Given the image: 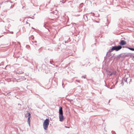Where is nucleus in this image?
I'll return each mask as SVG.
<instances>
[{"label": "nucleus", "instance_id": "1", "mask_svg": "<svg viewBox=\"0 0 134 134\" xmlns=\"http://www.w3.org/2000/svg\"><path fill=\"white\" fill-rule=\"evenodd\" d=\"M59 118L60 121H63L64 119V117L63 116L62 108V107H60L59 109Z\"/></svg>", "mask_w": 134, "mask_h": 134}, {"label": "nucleus", "instance_id": "2", "mask_svg": "<svg viewBox=\"0 0 134 134\" xmlns=\"http://www.w3.org/2000/svg\"><path fill=\"white\" fill-rule=\"evenodd\" d=\"M49 119H46L44 120L43 123V127L45 130H47L49 124Z\"/></svg>", "mask_w": 134, "mask_h": 134}, {"label": "nucleus", "instance_id": "3", "mask_svg": "<svg viewBox=\"0 0 134 134\" xmlns=\"http://www.w3.org/2000/svg\"><path fill=\"white\" fill-rule=\"evenodd\" d=\"M122 48V47L120 46L113 47L112 48L111 50V51H110V52H111L112 51L114 50H115L116 51H118L120 49Z\"/></svg>", "mask_w": 134, "mask_h": 134}, {"label": "nucleus", "instance_id": "4", "mask_svg": "<svg viewBox=\"0 0 134 134\" xmlns=\"http://www.w3.org/2000/svg\"><path fill=\"white\" fill-rule=\"evenodd\" d=\"M104 86L110 89L113 88L115 86L114 84H105Z\"/></svg>", "mask_w": 134, "mask_h": 134}, {"label": "nucleus", "instance_id": "5", "mask_svg": "<svg viewBox=\"0 0 134 134\" xmlns=\"http://www.w3.org/2000/svg\"><path fill=\"white\" fill-rule=\"evenodd\" d=\"M126 44V42L123 40H121L119 43L121 45H125Z\"/></svg>", "mask_w": 134, "mask_h": 134}, {"label": "nucleus", "instance_id": "6", "mask_svg": "<svg viewBox=\"0 0 134 134\" xmlns=\"http://www.w3.org/2000/svg\"><path fill=\"white\" fill-rule=\"evenodd\" d=\"M31 117V116L28 117L27 118V122L29 124V125L30 126V118Z\"/></svg>", "mask_w": 134, "mask_h": 134}, {"label": "nucleus", "instance_id": "7", "mask_svg": "<svg viewBox=\"0 0 134 134\" xmlns=\"http://www.w3.org/2000/svg\"><path fill=\"white\" fill-rule=\"evenodd\" d=\"M31 116V114L30 113L27 112L26 114H25V117L27 118L28 117Z\"/></svg>", "mask_w": 134, "mask_h": 134}, {"label": "nucleus", "instance_id": "8", "mask_svg": "<svg viewBox=\"0 0 134 134\" xmlns=\"http://www.w3.org/2000/svg\"><path fill=\"white\" fill-rule=\"evenodd\" d=\"M116 71H114L112 73L110 74V75H112V74L115 75L116 74Z\"/></svg>", "mask_w": 134, "mask_h": 134}, {"label": "nucleus", "instance_id": "9", "mask_svg": "<svg viewBox=\"0 0 134 134\" xmlns=\"http://www.w3.org/2000/svg\"><path fill=\"white\" fill-rule=\"evenodd\" d=\"M86 77V75L82 76V78L85 79V78Z\"/></svg>", "mask_w": 134, "mask_h": 134}, {"label": "nucleus", "instance_id": "10", "mask_svg": "<svg viewBox=\"0 0 134 134\" xmlns=\"http://www.w3.org/2000/svg\"><path fill=\"white\" fill-rule=\"evenodd\" d=\"M130 49L131 50H132V51H134V49L133 48H130Z\"/></svg>", "mask_w": 134, "mask_h": 134}, {"label": "nucleus", "instance_id": "11", "mask_svg": "<svg viewBox=\"0 0 134 134\" xmlns=\"http://www.w3.org/2000/svg\"><path fill=\"white\" fill-rule=\"evenodd\" d=\"M65 127L66 128H69V127H68L66 126H65Z\"/></svg>", "mask_w": 134, "mask_h": 134}, {"label": "nucleus", "instance_id": "12", "mask_svg": "<svg viewBox=\"0 0 134 134\" xmlns=\"http://www.w3.org/2000/svg\"><path fill=\"white\" fill-rule=\"evenodd\" d=\"M18 105H20V106H21V105L20 104H18Z\"/></svg>", "mask_w": 134, "mask_h": 134}, {"label": "nucleus", "instance_id": "13", "mask_svg": "<svg viewBox=\"0 0 134 134\" xmlns=\"http://www.w3.org/2000/svg\"><path fill=\"white\" fill-rule=\"evenodd\" d=\"M45 88L46 89H49V88Z\"/></svg>", "mask_w": 134, "mask_h": 134}, {"label": "nucleus", "instance_id": "14", "mask_svg": "<svg viewBox=\"0 0 134 134\" xmlns=\"http://www.w3.org/2000/svg\"><path fill=\"white\" fill-rule=\"evenodd\" d=\"M63 84H62V86H63Z\"/></svg>", "mask_w": 134, "mask_h": 134}]
</instances>
